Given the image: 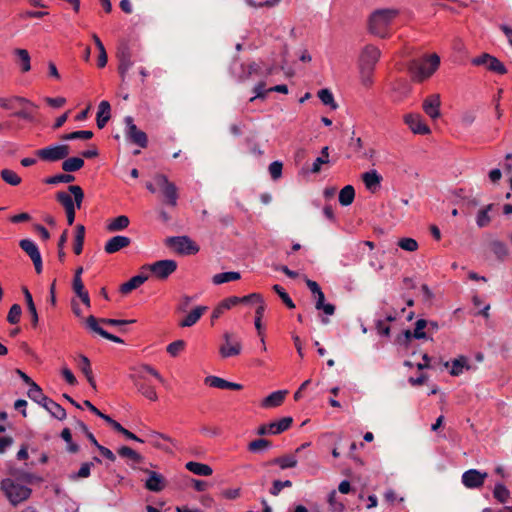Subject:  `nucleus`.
I'll return each mask as SVG.
<instances>
[{"mask_svg":"<svg viewBox=\"0 0 512 512\" xmlns=\"http://www.w3.org/2000/svg\"><path fill=\"white\" fill-rule=\"evenodd\" d=\"M396 8H380L374 10L368 17V31L374 36L385 39L390 35V25L398 17Z\"/></svg>","mask_w":512,"mask_h":512,"instance_id":"obj_1","label":"nucleus"},{"mask_svg":"<svg viewBox=\"0 0 512 512\" xmlns=\"http://www.w3.org/2000/svg\"><path fill=\"white\" fill-rule=\"evenodd\" d=\"M439 65L440 58L434 53L414 60L409 66L412 80L417 83L426 81L438 70Z\"/></svg>","mask_w":512,"mask_h":512,"instance_id":"obj_2","label":"nucleus"},{"mask_svg":"<svg viewBox=\"0 0 512 512\" xmlns=\"http://www.w3.org/2000/svg\"><path fill=\"white\" fill-rule=\"evenodd\" d=\"M28 397L42 406L52 417L57 420H64L67 416L65 409L52 399L45 396L38 385H33L27 392Z\"/></svg>","mask_w":512,"mask_h":512,"instance_id":"obj_3","label":"nucleus"},{"mask_svg":"<svg viewBox=\"0 0 512 512\" xmlns=\"http://www.w3.org/2000/svg\"><path fill=\"white\" fill-rule=\"evenodd\" d=\"M0 489L8 499L11 505L17 506L27 500L31 495V489L27 486L17 483L11 478H5L1 481Z\"/></svg>","mask_w":512,"mask_h":512,"instance_id":"obj_4","label":"nucleus"},{"mask_svg":"<svg viewBox=\"0 0 512 512\" xmlns=\"http://www.w3.org/2000/svg\"><path fill=\"white\" fill-rule=\"evenodd\" d=\"M147 189L153 193L160 192L164 197L165 203L170 206H176L177 189L176 186L170 182L166 176H155L153 182L147 184Z\"/></svg>","mask_w":512,"mask_h":512,"instance_id":"obj_5","label":"nucleus"},{"mask_svg":"<svg viewBox=\"0 0 512 512\" xmlns=\"http://www.w3.org/2000/svg\"><path fill=\"white\" fill-rule=\"evenodd\" d=\"M68 189L74 196V201L72 197L65 192H58L56 195L57 200L64 207L65 211L76 208L80 209L84 199V192L82 188L79 185H71Z\"/></svg>","mask_w":512,"mask_h":512,"instance_id":"obj_6","label":"nucleus"},{"mask_svg":"<svg viewBox=\"0 0 512 512\" xmlns=\"http://www.w3.org/2000/svg\"><path fill=\"white\" fill-rule=\"evenodd\" d=\"M403 122L411 131V133L415 135L427 136L431 134L429 125L426 123L423 116L419 113L410 112L404 114Z\"/></svg>","mask_w":512,"mask_h":512,"instance_id":"obj_7","label":"nucleus"},{"mask_svg":"<svg viewBox=\"0 0 512 512\" xmlns=\"http://www.w3.org/2000/svg\"><path fill=\"white\" fill-rule=\"evenodd\" d=\"M70 153L69 146L55 145L49 146L36 151V155L43 161L54 162L65 159Z\"/></svg>","mask_w":512,"mask_h":512,"instance_id":"obj_8","label":"nucleus"},{"mask_svg":"<svg viewBox=\"0 0 512 512\" xmlns=\"http://www.w3.org/2000/svg\"><path fill=\"white\" fill-rule=\"evenodd\" d=\"M168 245L177 253L184 255H193L199 251L198 245L188 237L170 238Z\"/></svg>","mask_w":512,"mask_h":512,"instance_id":"obj_9","label":"nucleus"},{"mask_svg":"<svg viewBox=\"0 0 512 512\" xmlns=\"http://www.w3.org/2000/svg\"><path fill=\"white\" fill-rule=\"evenodd\" d=\"M292 422V417H283L279 421L261 425L257 430V434L260 436L278 435L286 431L292 425Z\"/></svg>","mask_w":512,"mask_h":512,"instance_id":"obj_10","label":"nucleus"},{"mask_svg":"<svg viewBox=\"0 0 512 512\" xmlns=\"http://www.w3.org/2000/svg\"><path fill=\"white\" fill-rule=\"evenodd\" d=\"M224 343L220 347V354L223 358L236 356L241 352L240 340L230 332H225L223 335Z\"/></svg>","mask_w":512,"mask_h":512,"instance_id":"obj_11","label":"nucleus"},{"mask_svg":"<svg viewBox=\"0 0 512 512\" xmlns=\"http://www.w3.org/2000/svg\"><path fill=\"white\" fill-rule=\"evenodd\" d=\"M176 268L177 264L173 260H161L147 266L149 273L159 279L167 278Z\"/></svg>","mask_w":512,"mask_h":512,"instance_id":"obj_12","label":"nucleus"},{"mask_svg":"<svg viewBox=\"0 0 512 512\" xmlns=\"http://www.w3.org/2000/svg\"><path fill=\"white\" fill-rule=\"evenodd\" d=\"M424 113L432 120L441 117V96L438 93L428 95L422 103Z\"/></svg>","mask_w":512,"mask_h":512,"instance_id":"obj_13","label":"nucleus"},{"mask_svg":"<svg viewBox=\"0 0 512 512\" xmlns=\"http://www.w3.org/2000/svg\"><path fill=\"white\" fill-rule=\"evenodd\" d=\"M239 305H242L243 307L254 309L255 314H261L264 313L266 304L261 294L259 293H251L249 295H246L244 297H238Z\"/></svg>","mask_w":512,"mask_h":512,"instance_id":"obj_14","label":"nucleus"},{"mask_svg":"<svg viewBox=\"0 0 512 512\" xmlns=\"http://www.w3.org/2000/svg\"><path fill=\"white\" fill-rule=\"evenodd\" d=\"M380 55L381 52L377 47L373 45H367L363 48L359 55L358 66L375 67L379 61Z\"/></svg>","mask_w":512,"mask_h":512,"instance_id":"obj_15","label":"nucleus"},{"mask_svg":"<svg viewBox=\"0 0 512 512\" xmlns=\"http://www.w3.org/2000/svg\"><path fill=\"white\" fill-rule=\"evenodd\" d=\"M444 367L445 368L451 367L449 372H450V375H452V376H460L461 374H463V372L465 370L469 371V370L476 369V367L472 366L469 362V359L464 355H460L451 361H446L444 363Z\"/></svg>","mask_w":512,"mask_h":512,"instance_id":"obj_16","label":"nucleus"},{"mask_svg":"<svg viewBox=\"0 0 512 512\" xmlns=\"http://www.w3.org/2000/svg\"><path fill=\"white\" fill-rule=\"evenodd\" d=\"M487 476L485 472L482 473L476 469H470L462 474V483L465 487L470 489L479 488L484 484Z\"/></svg>","mask_w":512,"mask_h":512,"instance_id":"obj_17","label":"nucleus"},{"mask_svg":"<svg viewBox=\"0 0 512 512\" xmlns=\"http://www.w3.org/2000/svg\"><path fill=\"white\" fill-rule=\"evenodd\" d=\"M208 310L205 305H196L191 308L185 316L178 322L179 327L186 328L195 325L201 316Z\"/></svg>","mask_w":512,"mask_h":512,"instance_id":"obj_18","label":"nucleus"},{"mask_svg":"<svg viewBox=\"0 0 512 512\" xmlns=\"http://www.w3.org/2000/svg\"><path fill=\"white\" fill-rule=\"evenodd\" d=\"M473 63L476 65H484L488 70L498 74H505L507 72L504 64L489 54L479 56Z\"/></svg>","mask_w":512,"mask_h":512,"instance_id":"obj_19","label":"nucleus"},{"mask_svg":"<svg viewBox=\"0 0 512 512\" xmlns=\"http://www.w3.org/2000/svg\"><path fill=\"white\" fill-rule=\"evenodd\" d=\"M20 247L30 256L35 270L37 273H40L42 270V259L37 246L31 240L23 239L20 241Z\"/></svg>","mask_w":512,"mask_h":512,"instance_id":"obj_20","label":"nucleus"},{"mask_svg":"<svg viewBox=\"0 0 512 512\" xmlns=\"http://www.w3.org/2000/svg\"><path fill=\"white\" fill-rule=\"evenodd\" d=\"M361 179L365 185V188L371 193L379 191L382 176L376 170H369L361 175Z\"/></svg>","mask_w":512,"mask_h":512,"instance_id":"obj_21","label":"nucleus"},{"mask_svg":"<svg viewBox=\"0 0 512 512\" xmlns=\"http://www.w3.org/2000/svg\"><path fill=\"white\" fill-rule=\"evenodd\" d=\"M145 472L148 474V478L145 481L146 489L152 492L162 491L165 487L164 477L155 471L145 470Z\"/></svg>","mask_w":512,"mask_h":512,"instance_id":"obj_22","label":"nucleus"},{"mask_svg":"<svg viewBox=\"0 0 512 512\" xmlns=\"http://www.w3.org/2000/svg\"><path fill=\"white\" fill-rule=\"evenodd\" d=\"M13 55L22 73H27L31 70V57L28 50L16 48L13 50Z\"/></svg>","mask_w":512,"mask_h":512,"instance_id":"obj_23","label":"nucleus"},{"mask_svg":"<svg viewBox=\"0 0 512 512\" xmlns=\"http://www.w3.org/2000/svg\"><path fill=\"white\" fill-rule=\"evenodd\" d=\"M315 308L322 310L325 315L332 316L335 313V306L325 301L323 290H312Z\"/></svg>","mask_w":512,"mask_h":512,"instance_id":"obj_24","label":"nucleus"},{"mask_svg":"<svg viewBox=\"0 0 512 512\" xmlns=\"http://www.w3.org/2000/svg\"><path fill=\"white\" fill-rule=\"evenodd\" d=\"M126 124L128 126V135L130 139L139 146L145 147L147 145L146 134L136 127L132 118H126Z\"/></svg>","mask_w":512,"mask_h":512,"instance_id":"obj_25","label":"nucleus"},{"mask_svg":"<svg viewBox=\"0 0 512 512\" xmlns=\"http://www.w3.org/2000/svg\"><path fill=\"white\" fill-rule=\"evenodd\" d=\"M205 383L214 388L219 389H232V390H240L242 389V385L234 382H229L223 378L217 376H208L205 378Z\"/></svg>","mask_w":512,"mask_h":512,"instance_id":"obj_26","label":"nucleus"},{"mask_svg":"<svg viewBox=\"0 0 512 512\" xmlns=\"http://www.w3.org/2000/svg\"><path fill=\"white\" fill-rule=\"evenodd\" d=\"M130 244V239L125 236H115L109 239L105 244V252L112 254Z\"/></svg>","mask_w":512,"mask_h":512,"instance_id":"obj_27","label":"nucleus"},{"mask_svg":"<svg viewBox=\"0 0 512 512\" xmlns=\"http://www.w3.org/2000/svg\"><path fill=\"white\" fill-rule=\"evenodd\" d=\"M288 394L287 390H278L272 392L266 398L263 399L261 406L264 408H275L282 404L285 396Z\"/></svg>","mask_w":512,"mask_h":512,"instance_id":"obj_28","label":"nucleus"},{"mask_svg":"<svg viewBox=\"0 0 512 512\" xmlns=\"http://www.w3.org/2000/svg\"><path fill=\"white\" fill-rule=\"evenodd\" d=\"M239 299L237 296H231L222 300L217 307L213 310L211 318L212 320L218 319L226 310H229L235 305H238Z\"/></svg>","mask_w":512,"mask_h":512,"instance_id":"obj_29","label":"nucleus"},{"mask_svg":"<svg viewBox=\"0 0 512 512\" xmlns=\"http://www.w3.org/2000/svg\"><path fill=\"white\" fill-rule=\"evenodd\" d=\"M130 220L125 215H120L110 219L106 224L108 232H117L126 229L129 226Z\"/></svg>","mask_w":512,"mask_h":512,"instance_id":"obj_30","label":"nucleus"},{"mask_svg":"<svg viewBox=\"0 0 512 512\" xmlns=\"http://www.w3.org/2000/svg\"><path fill=\"white\" fill-rule=\"evenodd\" d=\"M111 117V107L108 101H101L98 106L97 126L102 129Z\"/></svg>","mask_w":512,"mask_h":512,"instance_id":"obj_31","label":"nucleus"},{"mask_svg":"<svg viewBox=\"0 0 512 512\" xmlns=\"http://www.w3.org/2000/svg\"><path fill=\"white\" fill-rule=\"evenodd\" d=\"M150 273L147 270V266H144L140 273L132 277L127 282L123 283L121 288H137L143 285L149 278Z\"/></svg>","mask_w":512,"mask_h":512,"instance_id":"obj_32","label":"nucleus"},{"mask_svg":"<svg viewBox=\"0 0 512 512\" xmlns=\"http://www.w3.org/2000/svg\"><path fill=\"white\" fill-rule=\"evenodd\" d=\"M10 474L15 478V480L26 482L28 484L40 483L43 481L40 476L25 472L21 469H12L10 470Z\"/></svg>","mask_w":512,"mask_h":512,"instance_id":"obj_33","label":"nucleus"},{"mask_svg":"<svg viewBox=\"0 0 512 512\" xmlns=\"http://www.w3.org/2000/svg\"><path fill=\"white\" fill-rule=\"evenodd\" d=\"M358 68L361 85L367 89L371 88L374 84L375 67L358 66Z\"/></svg>","mask_w":512,"mask_h":512,"instance_id":"obj_34","label":"nucleus"},{"mask_svg":"<svg viewBox=\"0 0 512 512\" xmlns=\"http://www.w3.org/2000/svg\"><path fill=\"white\" fill-rule=\"evenodd\" d=\"M185 467L190 472L200 476H209L213 472L212 468L209 465L199 462L190 461L186 463Z\"/></svg>","mask_w":512,"mask_h":512,"instance_id":"obj_35","label":"nucleus"},{"mask_svg":"<svg viewBox=\"0 0 512 512\" xmlns=\"http://www.w3.org/2000/svg\"><path fill=\"white\" fill-rule=\"evenodd\" d=\"M130 378L134 381L135 386L137 387V390L146 398H148L151 401L157 400V393L155 389L145 383H140L136 381V377L134 375H130Z\"/></svg>","mask_w":512,"mask_h":512,"instance_id":"obj_36","label":"nucleus"},{"mask_svg":"<svg viewBox=\"0 0 512 512\" xmlns=\"http://www.w3.org/2000/svg\"><path fill=\"white\" fill-rule=\"evenodd\" d=\"M355 198V190L352 185H346L339 192V203L342 206H349L353 203Z\"/></svg>","mask_w":512,"mask_h":512,"instance_id":"obj_37","label":"nucleus"},{"mask_svg":"<svg viewBox=\"0 0 512 512\" xmlns=\"http://www.w3.org/2000/svg\"><path fill=\"white\" fill-rule=\"evenodd\" d=\"M197 296H188V295H182L178 299V303L176 305V312L178 313H187L194 305V302L196 301Z\"/></svg>","mask_w":512,"mask_h":512,"instance_id":"obj_38","label":"nucleus"},{"mask_svg":"<svg viewBox=\"0 0 512 512\" xmlns=\"http://www.w3.org/2000/svg\"><path fill=\"white\" fill-rule=\"evenodd\" d=\"M79 368L82 371V373L86 376L89 384L95 389L96 388V383H95V380H94L93 375H92L90 361L84 355H81L79 357Z\"/></svg>","mask_w":512,"mask_h":512,"instance_id":"obj_39","label":"nucleus"},{"mask_svg":"<svg viewBox=\"0 0 512 512\" xmlns=\"http://www.w3.org/2000/svg\"><path fill=\"white\" fill-rule=\"evenodd\" d=\"M84 166L83 159L79 157H72L64 160L62 163V169L65 172H74L80 170Z\"/></svg>","mask_w":512,"mask_h":512,"instance_id":"obj_40","label":"nucleus"},{"mask_svg":"<svg viewBox=\"0 0 512 512\" xmlns=\"http://www.w3.org/2000/svg\"><path fill=\"white\" fill-rule=\"evenodd\" d=\"M92 39H93V41L98 49V52H99L98 67L104 68L108 61L105 47H104L103 43L101 42L100 38L96 34L92 35Z\"/></svg>","mask_w":512,"mask_h":512,"instance_id":"obj_41","label":"nucleus"},{"mask_svg":"<svg viewBox=\"0 0 512 512\" xmlns=\"http://www.w3.org/2000/svg\"><path fill=\"white\" fill-rule=\"evenodd\" d=\"M24 291H25L26 304H27L28 311H29L30 316H31V322H32V325L34 327H36L37 324H38V321H39L37 309H36V306L34 304L33 297L31 295V293L29 292V290H24Z\"/></svg>","mask_w":512,"mask_h":512,"instance_id":"obj_42","label":"nucleus"},{"mask_svg":"<svg viewBox=\"0 0 512 512\" xmlns=\"http://www.w3.org/2000/svg\"><path fill=\"white\" fill-rule=\"evenodd\" d=\"M272 463L279 465L281 469H288L296 467L298 461L295 455H285L275 458Z\"/></svg>","mask_w":512,"mask_h":512,"instance_id":"obj_43","label":"nucleus"},{"mask_svg":"<svg viewBox=\"0 0 512 512\" xmlns=\"http://www.w3.org/2000/svg\"><path fill=\"white\" fill-rule=\"evenodd\" d=\"M240 279V274L238 272H224L216 274L213 277L214 285H221L227 282L235 281Z\"/></svg>","mask_w":512,"mask_h":512,"instance_id":"obj_44","label":"nucleus"},{"mask_svg":"<svg viewBox=\"0 0 512 512\" xmlns=\"http://www.w3.org/2000/svg\"><path fill=\"white\" fill-rule=\"evenodd\" d=\"M92 466L93 462L83 463L77 472L68 475L69 480L76 481L80 478H88L90 476Z\"/></svg>","mask_w":512,"mask_h":512,"instance_id":"obj_45","label":"nucleus"},{"mask_svg":"<svg viewBox=\"0 0 512 512\" xmlns=\"http://www.w3.org/2000/svg\"><path fill=\"white\" fill-rule=\"evenodd\" d=\"M1 178L11 186H18L22 181L21 177L10 169H3L1 171Z\"/></svg>","mask_w":512,"mask_h":512,"instance_id":"obj_46","label":"nucleus"},{"mask_svg":"<svg viewBox=\"0 0 512 512\" xmlns=\"http://www.w3.org/2000/svg\"><path fill=\"white\" fill-rule=\"evenodd\" d=\"M85 237V227L81 224L76 226L74 252L79 255L82 252Z\"/></svg>","mask_w":512,"mask_h":512,"instance_id":"obj_47","label":"nucleus"},{"mask_svg":"<svg viewBox=\"0 0 512 512\" xmlns=\"http://www.w3.org/2000/svg\"><path fill=\"white\" fill-rule=\"evenodd\" d=\"M491 210H492V205L489 204L486 207H484L478 211L476 220H477V225L479 227H485L490 223L491 217H490L489 213Z\"/></svg>","mask_w":512,"mask_h":512,"instance_id":"obj_48","label":"nucleus"},{"mask_svg":"<svg viewBox=\"0 0 512 512\" xmlns=\"http://www.w3.org/2000/svg\"><path fill=\"white\" fill-rule=\"evenodd\" d=\"M118 454L121 457L128 458L135 463H140L143 460V457L139 453H137L135 450L128 446H122L121 448H119Z\"/></svg>","mask_w":512,"mask_h":512,"instance_id":"obj_49","label":"nucleus"},{"mask_svg":"<svg viewBox=\"0 0 512 512\" xmlns=\"http://www.w3.org/2000/svg\"><path fill=\"white\" fill-rule=\"evenodd\" d=\"M493 496L500 502V503H506L509 499L510 492L506 488V486L502 483H497L495 485Z\"/></svg>","mask_w":512,"mask_h":512,"instance_id":"obj_50","label":"nucleus"},{"mask_svg":"<svg viewBox=\"0 0 512 512\" xmlns=\"http://www.w3.org/2000/svg\"><path fill=\"white\" fill-rule=\"evenodd\" d=\"M133 61L131 60L130 54L128 52H122L120 54V65H119V73L122 77L128 72V70L132 67Z\"/></svg>","mask_w":512,"mask_h":512,"instance_id":"obj_51","label":"nucleus"},{"mask_svg":"<svg viewBox=\"0 0 512 512\" xmlns=\"http://www.w3.org/2000/svg\"><path fill=\"white\" fill-rule=\"evenodd\" d=\"M397 244L401 249L408 252H414L418 249V243L413 238H401L398 240Z\"/></svg>","mask_w":512,"mask_h":512,"instance_id":"obj_52","label":"nucleus"},{"mask_svg":"<svg viewBox=\"0 0 512 512\" xmlns=\"http://www.w3.org/2000/svg\"><path fill=\"white\" fill-rule=\"evenodd\" d=\"M318 97L322 101L323 104L330 106L332 109L337 108V104L334 101V97L328 89H321L318 92Z\"/></svg>","mask_w":512,"mask_h":512,"instance_id":"obj_53","label":"nucleus"},{"mask_svg":"<svg viewBox=\"0 0 512 512\" xmlns=\"http://www.w3.org/2000/svg\"><path fill=\"white\" fill-rule=\"evenodd\" d=\"M22 308L19 304H13L8 312L7 321L10 324H17L20 321Z\"/></svg>","mask_w":512,"mask_h":512,"instance_id":"obj_54","label":"nucleus"},{"mask_svg":"<svg viewBox=\"0 0 512 512\" xmlns=\"http://www.w3.org/2000/svg\"><path fill=\"white\" fill-rule=\"evenodd\" d=\"M74 180V176L70 174H59L45 179V183L54 185L58 183H70Z\"/></svg>","mask_w":512,"mask_h":512,"instance_id":"obj_55","label":"nucleus"},{"mask_svg":"<svg viewBox=\"0 0 512 512\" xmlns=\"http://www.w3.org/2000/svg\"><path fill=\"white\" fill-rule=\"evenodd\" d=\"M93 137V133L91 131H76L68 134H64L61 136L62 140H73V139H91Z\"/></svg>","mask_w":512,"mask_h":512,"instance_id":"obj_56","label":"nucleus"},{"mask_svg":"<svg viewBox=\"0 0 512 512\" xmlns=\"http://www.w3.org/2000/svg\"><path fill=\"white\" fill-rule=\"evenodd\" d=\"M269 447H271V442L266 439L260 438V439H256V440L250 442L248 449L251 452H259V451L269 448Z\"/></svg>","mask_w":512,"mask_h":512,"instance_id":"obj_57","label":"nucleus"},{"mask_svg":"<svg viewBox=\"0 0 512 512\" xmlns=\"http://www.w3.org/2000/svg\"><path fill=\"white\" fill-rule=\"evenodd\" d=\"M321 153H322V157H318L313 164L312 171L314 173H318L321 169V165L326 164L329 161L328 160V158H329L328 147H324L322 149Z\"/></svg>","mask_w":512,"mask_h":512,"instance_id":"obj_58","label":"nucleus"},{"mask_svg":"<svg viewBox=\"0 0 512 512\" xmlns=\"http://www.w3.org/2000/svg\"><path fill=\"white\" fill-rule=\"evenodd\" d=\"M291 486H292V482L290 480H285V481L275 480L272 483L270 493L273 496H278L283 488L291 487Z\"/></svg>","mask_w":512,"mask_h":512,"instance_id":"obj_59","label":"nucleus"},{"mask_svg":"<svg viewBox=\"0 0 512 512\" xmlns=\"http://www.w3.org/2000/svg\"><path fill=\"white\" fill-rule=\"evenodd\" d=\"M87 327L91 329L92 331L98 333L103 337V333H106L107 331L104 330L102 327H100L97 319L94 316H89L86 320Z\"/></svg>","mask_w":512,"mask_h":512,"instance_id":"obj_60","label":"nucleus"},{"mask_svg":"<svg viewBox=\"0 0 512 512\" xmlns=\"http://www.w3.org/2000/svg\"><path fill=\"white\" fill-rule=\"evenodd\" d=\"M185 347V342L183 340H177V341H174L172 343H170L168 346H167V352L171 355V356H177L178 353L183 350V348Z\"/></svg>","mask_w":512,"mask_h":512,"instance_id":"obj_61","label":"nucleus"},{"mask_svg":"<svg viewBox=\"0 0 512 512\" xmlns=\"http://www.w3.org/2000/svg\"><path fill=\"white\" fill-rule=\"evenodd\" d=\"M283 165L279 161H274L269 165V173L273 179H279L282 175Z\"/></svg>","mask_w":512,"mask_h":512,"instance_id":"obj_62","label":"nucleus"},{"mask_svg":"<svg viewBox=\"0 0 512 512\" xmlns=\"http://www.w3.org/2000/svg\"><path fill=\"white\" fill-rule=\"evenodd\" d=\"M149 437H150V441L151 443L155 446V447H161L160 443L158 442V439H163V440H166V441H169V442H173V440L165 435V434H162V433H159V432H155V431H152L150 434H149Z\"/></svg>","mask_w":512,"mask_h":512,"instance_id":"obj_63","label":"nucleus"},{"mask_svg":"<svg viewBox=\"0 0 512 512\" xmlns=\"http://www.w3.org/2000/svg\"><path fill=\"white\" fill-rule=\"evenodd\" d=\"M141 370L148 372L152 376H154L159 382L164 383V378L159 374V372L154 369L152 366L143 364L140 367Z\"/></svg>","mask_w":512,"mask_h":512,"instance_id":"obj_64","label":"nucleus"}]
</instances>
